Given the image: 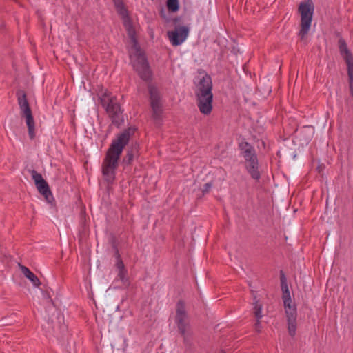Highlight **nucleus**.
<instances>
[{
  "label": "nucleus",
  "mask_w": 353,
  "mask_h": 353,
  "mask_svg": "<svg viewBox=\"0 0 353 353\" xmlns=\"http://www.w3.org/2000/svg\"><path fill=\"white\" fill-rule=\"evenodd\" d=\"M135 130L136 128L133 127L124 130L112 140L108 149L102 163V173L108 183H112L114 180L120 157Z\"/></svg>",
  "instance_id": "f257e3e1"
},
{
  "label": "nucleus",
  "mask_w": 353,
  "mask_h": 353,
  "mask_svg": "<svg viewBox=\"0 0 353 353\" xmlns=\"http://www.w3.org/2000/svg\"><path fill=\"white\" fill-rule=\"evenodd\" d=\"M211 77L205 74L199 81L195 92L196 105L201 113L209 115L212 110L213 94Z\"/></svg>",
  "instance_id": "f03ea898"
},
{
  "label": "nucleus",
  "mask_w": 353,
  "mask_h": 353,
  "mask_svg": "<svg viewBox=\"0 0 353 353\" xmlns=\"http://www.w3.org/2000/svg\"><path fill=\"white\" fill-rule=\"evenodd\" d=\"M240 155L245 160L247 172L254 180H259L261 174L259 170V160L254 148L247 141L241 142L239 145Z\"/></svg>",
  "instance_id": "7ed1b4c3"
},
{
  "label": "nucleus",
  "mask_w": 353,
  "mask_h": 353,
  "mask_svg": "<svg viewBox=\"0 0 353 353\" xmlns=\"http://www.w3.org/2000/svg\"><path fill=\"white\" fill-rule=\"evenodd\" d=\"M130 57L134 69L140 78L144 81H149L152 77V72L144 53L141 48L136 46L133 50H130Z\"/></svg>",
  "instance_id": "20e7f679"
},
{
  "label": "nucleus",
  "mask_w": 353,
  "mask_h": 353,
  "mask_svg": "<svg viewBox=\"0 0 353 353\" xmlns=\"http://www.w3.org/2000/svg\"><path fill=\"white\" fill-rule=\"evenodd\" d=\"M103 107L105 108L112 123L115 125H119L123 122L122 112L120 105L114 96L105 91L101 98Z\"/></svg>",
  "instance_id": "39448f33"
},
{
  "label": "nucleus",
  "mask_w": 353,
  "mask_h": 353,
  "mask_svg": "<svg viewBox=\"0 0 353 353\" xmlns=\"http://www.w3.org/2000/svg\"><path fill=\"white\" fill-rule=\"evenodd\" d=\"M301 14V29L299 36L303 40L308 34L314 10V6L312 0H305L300 3L298 8Z\"/></svg>",
  "instance_id": "423d86ee"
},
{
  "label": "nucleus",
  "mask_w": 353,
  "mask_h": 353,
  "mask_svg": "<svg viewBox=\"0 0 353 353\" xmlns=\"http://www.w3.org/2000/svg\"><path fill=\"white\" fill-rule=\"evenodd\" d=\"M17 97L21 116L26 117L30 138L33 139L35 136L34 121L29 103L27 100L26 94L23 90H19L17 92Z\"/></svg>",
  "instance_id": "0eeeda50"
},
{
  "label": "nucleus",
  "mask_w": 353,
  "mask_h": 353,
  "mask_svg": "<svg viewBox=\"0 0 353 353\" xmlns=\"http://www.w3.org/2000/svg\"><path fill=\"white\" fill-rule=\"evenodd\" d=\"M338 44L340 54L347 65L349 88L350 94L353 97V56L343 38L339 39Z\"/></svg>",
  "instance_id": "6e6552de"
},
{
  "label": "nucleus",
  "mask_w": 353,
  "mask_h": 353,
  "mask_svg": "<svg viewBox=\"0 0 353 353\" xmlns=\"http://www.w3.org/2000/svg\"><path fill=\"white\" fill-rule=\"evenodd\" d=\"M175 323L181 336L185 338V335L190 329V323L185 303L181 300L179 301L176 305Z\"/></svg>",
  "instance_id": "1a4fd4ad"
},
{
  "label": "nucleus",
  "mask_w": 353,
  "mask_h": 353,
  "mask_svg": "<svg viewBox=\"0 0 353 353\" xmlns=\"http://www.w3.org/2000/svg\"><path fill=\"white\" fill-rule=\"evenodd\" d=\"M148 89L150 95V106L152 110V117L156 121H158L161 119L163 111L161 94L158 88L154 85H148Z\"/></svg>",
  "instance_id": "9d476101"
},
{
  "label": "nucleus",
  "mask_w": 353,
  "mask_h": 353,
  "mask_svg": "<svg viewBox=\"0 0 353 353\" xmlns=\"http://www.w3.org/2000/svg\"><path fill=\"white\" fill-rule=\"evenodd\" d=\"M189 34V28L186 26L176 27L174 30L168 32V36L172 46L182 44Z\"/></svg>",
  "instance_id": "9b49d317"
},
{
  "label": "nucleus",
  "mask_w": 353,
  "mask_h": 353,
  "mask_svg": "<svg viewBox=\"0 0 353 353\" xmlns=\"http://www.w3.org/2000/svg\"><path fill=\"white\" fill-rule=\"evenodd\" d=\"M285 316L288 321V330L289 334L293 337L296 334V318H297V310L296 307H289L285 310Z\"/></svg>",
  "instance_id": "f8f14e48"
},
{
  "label": "nucleus",
  "mask_w": 353,
  "mask_h": 353,
  "mask_svg": "<svg viewBox=\"0 0 353 353\" xmlns=\"http://www.w3.org/2000/svg\"><path fill=\"white\" fill-rule=\"evenodd\" d=\"M115 256L117 258V263L115 265L118 270L117 279L120 280L124 285H128L129 281L127 276V270L125 269L124 263L121 259L118 250L115 252Z\"/></svg>",
  "instance_id": "ddd939ff"
},
{
  "label": "nucleus",
  "mask_w": 353,
  "mask_h": 353,
  "mask_svg": "<svg viewBox=\"0 0 353 353\" xmlns=\"http://www.w3.org/2000/svg\"><path fill=\"white\" fill-rule=\"evenodd\" d=\"M35 185L39 192L44 196L46 201L48 203H51L53 196L48 183L44 180Z\"/></svg>",
  "instance_id": "4468645a"
},
{
  "label": "nucleus",
  "mask_w": 353,
  "mask_h": 353,
  "mask_svg": "<svg viewBox=\"0 0 353 353\" xmlns=\"http://www.w3.org/2000/svg\"><path fill=\"white\" fill-rule=\"evenodd\" d=\"M139 145L135 143L132 145L127 150L126 155L123 159V163L129 165L132 163L134 159L138 155Z\"/></svg>",
  "instance_id": "2eb2a0df"
},
{
  "label": "nucleus",
  "mask_w": 353,
  "mask_h": 353,
  "mask_svg": "<svg viewBox=\"0 0 353 353\" xmlns=\"http://www.w3.org/2000/svg\"><path fill=\"white\" fill-rule=\"evenodd\" d=\"M21 270L24 276L32 282L34 286L39 287L41 285L39 278L27 267L22 265Z\"/></svg>",
  "instance_id": "dca6fc26"
},
{
  "label": "nucleus",
  "mask_w": 353,
  "mask_h": 353,
  "mask_svg": "<svg viewBox=\"0 0 353 353\" xmlns=\"http://www.w3.org/2000/svg\"><path fill=\"white\" fill-rule=\"evenodd\" d=\"M254 314L257 320V324H259V320L262 318V305L259 303L256 296H254Z\"/></svg>",
  "instance_id": "f3484780"
},
{
  "label": "nucleus",
  "mask_w": 353,
  "mask_h": 353,
  "mask_svg": "<svg viewBox=\"0 0 353 353\" xmlns=\"http://www.w3.org/2000/svg\"><path fill=\"white\" fill-rule=\"evenodd\" d=\"M128 35L130 38V40H131V47H130V50H134V48L136 46L137 48H140V46H139V43L136 39V37H135V32L134 30V29L131 27V26H129L128 28Z\"/></svg>",
  "instance_id": "a211bd4d"
},
{
  "label": "nucleus",
  "mask_w": 353,
  "mask_h": 353,
  "mask_svg": "<svg viewBox=\"0 0 353 353\" xmlns=\"http://www.w3.org/2000/svg\"><path fill=\"white\" fill-rule=\"evenodd\" d=\"M166 6L169 12H176L179 9V0H167Z\"/></svg>",
  "instance_id": "6ab92c4d"
},
{
  "label": "nucleus",
  "mask_w": 353,
  "mask_h": 353,
  "mask_svg": "<svg viewBox=\"0 0 353 353\" xmlns=\"http://www.w3.org/2000/svg\"><path fill=\"white\" fill-rule=\"evenodd\" d=\"M28 172H29V173H30L31 176H32V179L34 180L35 185L44 181L42 175L40 173L37 172L36 170H28Z\"/></svg>",
  "instance_id": "aec40b11"
},
{
  "label": "nucleus",
  "mask_w": 353,
  "mask_h": 353,
  "mask_svg": "<svg viewBox=\"0 0 353 353\" xmlns=\"http://www.w3.org/2000/svg\"><path fill=\"white\" fill-rule=\"evenodd\" d=\"M283 305H284L285 310H287V309H289V307H292L294 306H296L295 304L292 303V300H288V301H283Z\"/></svg>",
  "instance_id": "412c9836"
},
{
  "label": "nucleus",
  "mask_w": 353,
  "mask_h": 353,
  "mask_svg": "<svg viewBox=\"0 0 353 353\" xmlns=\"http://www.w3.org/2000/svg\"><path fill=\"white\" fill-rule=\"evenodd\" d=\"M282 299H283V301H288V300H292L290 292H283Z\"/></svg>",
  "instance_id": "4be33fe9"
},
{
  "label": "nucleus",
  "mask_w": 353,
  "mask_h": 353,
  "mask_svg": "<svg viewBox=\"0 0 353 353\" xmlns=\"http://www.w3.org/2000/svg\"><path fill=\"white\" fill-rule=\"evenodd\" d=\"M212 187V184L210 183H207L204 185V188L203 190V193H207L209 192L210 188Z\"/></svg>",
  "instance_id": "5701e85b"
},
{
  "label": "nucleus",
  "mask_w": 353,
  "mask_h": 353,
  "mask_svg": "<svg viewBox=\"0 0 353 353\" xmlns=\"http://www.w3.org/2000/svg\"><path fill=\"white\" fill-rule=\"evenodd\" d=\"M280 274H281V276H280L281 285V284H284V283H287L286 278L285 276V274H284L283 272L281 271Z\"/></svg>",
  "instance_id": "b1692460"
},
{
  "label": "nucleus",
  "mask_w": 353,
  "mask_h": 353,
  "mask_svg": "<svg viewBox=\"0 0 353 353\" xmlns=\"http://www.w3.org/2000/svg\"><path fill=\"white\" fill-rule=\"evenodd\" d=\"M281 290H282L283 293L286 292H290L287 283L281 284Z\"/></svg>",
  "instance_id": "393cba45"
},
{
  "label": "nucleus",
  "mask_w": 353,
  "mask_h": 353,
  "mask_svg": "<svg viewBox=\"0 0 353 353\" xmlns=\"http://www.w3.org/2000/svg\"><path fill=\"white\" fill-rule=\"evenodd\" d=\"M255 328L256 330L259 332V328H260V323L259 324H257V322L255 324Z\"/></svg>",
  "instance_id": "a878e982"
}]
</instances>
